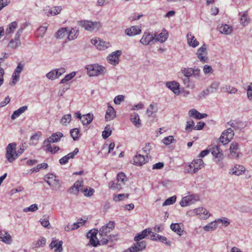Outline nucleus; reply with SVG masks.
<instances>
[{"mask_svg":"<svg viewBox=\"0 0 252 252\" xmlns=\"http://www.w3.org/2000/svg\"><path fill=\"white\" fill-rule=\"evenodd\" d=\"M55 72V69H53L46 74V77L50 80H54L57 78Z\"/></svg>","mask_w":252,"mask_h":252,"instance_id":"obj_58","label":"nucleus"},{"mask_svg":"<svg viewBox=\"0 0 252 252\" xmlns=\"http://www.w3.org/2000/svg\"><path fill=\"white\" fill-rule=\"evenodd\" d=\"M240 22L243 27L247 26L250 23V18L248 16L247 11H245L242 14L240 19Z\"/></svg>","mask_w":252,"mask_h":252,"instance_id":"obj_32","label":"nucleus"},{"mask_svg":"<svg viewBox=\"0 0 252 252\" xmlns=\"http://www.w3.org/2000/svg\"><path fill=\"white\" fill-rule=\"evenodd\" d=\"M245 171V168L240 165H236L234 167L232 168L230 170V174L236 175H241Z\"/></svg>","mask_w":252,"mask_h":252,"instance_id":"obj_26","label":"nucleus"},{"mask_svg":"<svg viewBox=\"0 0 252 252\" xmlns=\"http://www.w3.org/2000/svg\"><path fill=\"white\" fill-rule=\"evenodd\" d=\"M71 120V116L70 114H67L63 116L61 120V122L63 124L66 125V124L69 123Z\"/></svg>","mask_w":252,"mask_h":252,"instance_id":"obj_51","label":"nucleus"},{"mask_svg":"<svg viewBox=\"0 0 252 252\" xmlns=\"http://www.w3.org/2000/svg\"><path fill=\"white\" fill-rule=\"evenodd\" d=\"M199 199L197 196L194 195H188L183 197V199L180 201V204L182 207H186L190 205Z\"/></svg>","mask_w":252,"mask_h":252,"instance_id":"obj_12","label":"nucleus"},{"mask_svg":"<svg viewBox=\"0 0 252 252\" xmlns=\"http://www.w3.org/2000/svg\"><path fill=\"white\" fill-rule=\"evenodd\" d=\"M173 140H174L173 136L172 135H170V136L164 137L162 141L164 144H165L166 145H168L170 144H171L173 142Z\"/></svg>","mask_w":252,"mask_h":252,"instance_id":"obj_56","label":"nucleus"},{"mask_svg":"<svg viewBox=\"0 0 252 252\" xmlns=\"http://www.w3.org/2000/svg\"><path fill=\"white\" fill-rule=\"evenodd\" d=\"M223 133H225V139L226 141L229 142L233 137L234 133L233 129L231 128H228L227 129L226 131L223 132Z\"/></svg>","mask_w":252,"mask_h":252,"instance_id":"obj_41","label":"nucleus"},{"mask_svg":"<svg viewBox=\"0 0 252 252\" xmlns=\"http://www.w3.org/2000/svg\"><path fill=\"white\" fill-rule=\"evenodd\" d=\"M21 43L20 40V39H17L16 37H15L14 39H11L9 41L7 45V47L12 49H14L20 46L21 45Z\"/></svg>","mask_w":252,"mask_h":252,"instance_id":"obj_34","label":"nucleus"},{"mask_svg":"<svg viewBox=\"0 0 252 252\" xmlns=\"http://www.w3.org/2000/svg\"><path fill=\"white\" fill-rule=\"evenodd\" d=\"M189 117H194L196 119H201L206 118L207 116L206 114H201L195 109H192L189 112Z\"/></svg>","mask_w":252,"mask_h":252,"instance_id":"obj_25","label":"nucleus"},{"mask_svg":"<svg viewBox=\"0 0 252 252\" xmlns=\"http://www.w3.org/2000/svg\"><path fill=\"white\" fill-rule=\"evenodd\" d=\"M78 24L89 31H98L102 26L99 22H92L88 20L79 21Z\"/></svg>","mask_w":252,"mask_h":252,"instance_id":"obj_2","label":"nucleus"},{"mask_svg":"<svg viewBox=\"0 0 252 252\" xmlns=\"http://www.w3.org/2000/svg\"><path fill=\"white\" fill-rule=\"evenodd\" d=\"M158 107L157 104H151L147 110V114L149 117L152 116L157 112Z\"/></svg>","mask_w":252,"mask_h":252,"instance_id":"obj_37","label":"nucleus"},{"mask_svg":"<svg viewBox=\"0 0 252 252\" xmlns=\"http://www.w3.org/2000/svg\"><path fill=\"white\" fill-rule=\"evenodd\" d=\"M79 34V30L77 28H72L71 30L68 31V39L69 40H73L77 37Z\"/></svg>","mask_w":252,"mask_h":252,"instance_id":"obj_33","label":"nucleus"},{"mask_svg":"<svg viewBox=\"0 0 252 252\" xmlns=\"http://www.w3.org/2000/svg\"><path fill=\"white\" fill-rule=\"evenodd\" d=\"M61 10V6H54L53 9H51L49 7H46L44 9V12L47 16H53L59 14Z\"/></svg>","mask_w":252,"mask_h":252,"instance_id":"obj_16","label":"nucleus"},{"mask_svg":"<svg viewBox=\"0 0 252 252\" xmlns=\"http://www.w3.org/2000/svg\"><path fill=\"white\" fill-rule=\"evenodd\" d=\"M16 144L11 143L6 148L5 158L9 162H13L18 157V154L16 151Z\"/></svg>","mask_w":252,"mask_h":252,"instance_id":"obj_3","label":"nucleus"},{"mask_svg":"<svg viewBox=\"0 0 252 252\" xmlns=\"http://www.w3.org/2000/svg\"><path fill=\"white\" fill-rule=\"evenodd\" d=\"M136 242L126 250L124 252H138L145 250L146 247V242L142 241L141 242L136 241Z\"/></svg>","mask_w":252,"mask_h":252,"instance_id":"obj_6","label":"nucleus"},{"mask_svg":"<svg viewBox=\"0 0 252 252\" xmlns=\"http://www.w3.org/2000/svg\"><path fill=\"white\" fill-rule=\"evenodd\" d=\"M124 100V96L123 95H118L116 96L114 99V102L116 104H120Z\"/></svg>","mask_w":252,"mask_h":252,"instance_id":"obj_61","label":"nucleus"},{"mask_svg":"<svg viewBox=\"0 0 252 252\" xmlns=\"http://www.w3.org/2000/svg\"><path fill=\"white\" fill-rule=\"evenodd\" d=\"M247 95L250 99H252V83L248 87Z\"/></svg>","mask_w":252,"mask_h":252,"instance_id":"obj_64","label":"nucleus"},{"mask_svg":"<svg viewBox=\"0 0 252 252\" xmlns=\"http://www.w3.org/2000/svg\"><path fill=\"white\" fill-rule=\"evenodd\" d=\"M215 221H216V223L218 222H221L222 223H224L225 224V226H227L230 224V222H229V220L227 218H223L222 219H219L216 220Z\"/></svg>","mask_w":252,"mask_h":252,"instance_id":"obj_63","label":"nucleus"},{"mask_svg":"<svg viewBox=\"0 0 252 252\" xmlns=\"http://www.w3.org/2000/svg\"><path fill=\"white\" fill-rule=\"evenodd\" d=\"M27 106L25 105L20 107L17 110L15 111L11 117V119H15L16 118H17L20 115H21L23 113H24L26 110H27Z\"/></svg>","mask_w":252,"mask_h":252,"instance_id":"obj_35","label":"nucleus"},{"mask_svg":"<svg viewBox=\"0 0 252 252\" xmlns=\"http://www.w3.org/2000/svg\"><path fill=\"white\" fill-rule=\"evenodd\" d=\"M76 73L75 72H72L67 75H66L63 79L61 80L60 83L63 84L67 82L72 79L75 75Z\"/></svg>","mask_w":252,"mask_h":252,"instance_id":"obj_47","label":"nucleus"},{"mask_svg":"<svg viewBox=\"0 0 252 252\" xmlns=\"http://www.w3.org/2000/svg\"><path fill=\"white\" fill-rule=\"evenodd\" d=\"M192 69L193 68L191 67L184 68L182 70V72L185 77L189 78L190 76H192Z\"/></svg>","mask_w":252,"mask_h":252,"instance_id":"obj_48","label":"nucleus"},{"mask_svg":"<svg viewBox=\"0 0 252 252\" xmlns=\"http://www.w3.org/2000/svg\"><path fill=\"white\" fill-rule=\"evenodd\" d=\"M156 36V35L153 36V35L151 34L150 33L145 32L140 39V42L143 45H148L150 42L154 40L155 37Z\"/></svg>","mask_w":252,"mask_h":252,"instance_id":"obj_18","label":"nucleus"},{"mask_svg":"<svg viewBox=\"0 0 252 252\" xmlns=\"http://www.w3.org/2000/svg\"><path fill=\"white\" fill-rule=\"evenodd\" d=\"M204 166V163L202 159H196L193 160L189 166V170L188 172L191 174L195 173Z\"/></svg>","mask_w":252,"mask_h":252,"instance_id":"obj_5","label":"nucleus"},{"mask_svg":"<svg viewBox=\"0 0 252 252\" xmlns=\"http://www.w3.org/2000/svg\"><path fill=\"white\" fill-rule=\"evenodd\" d=\"M212 154L215 157V160L218 158L220 159L223 157V153L222 150L220 148L219 146L216 145L210 149Z\"/></svg>","mask_w":252,"mask_h":252,"instance_id":"obj_21","label":"nucleus"},{"mask_svg":"<svg viewBox=\"0 0 252 252\" xmlns=\"http://www.w3.org/2000/svg\"><path fill=\"white\" fill-rule=\"evenodd\" d=\"M63 137V134L62 132L58 131L53 133L49 137L45 139L43 143L51 144L54 143H57L59 142L61 139Z\"/></svg>","mask_w":252,"mask_h":252,"instance_id":"obj_10","label":"nucleus"},{"mask_svg":"<svg viewBox=\"0 0 252 252\" xmlns=\"http://www.w3.org/2000/svg\"><path fill=\"white\" fill-rule=\"evenodd\" d=\"M63 244V242L62 241H59L56 238H53L52 241L49 245V247L51 249H54L55 252H62Z\"/></svg>","mask_w":252,"mask_h":252,"instance_id":"obj_15","label":"nucleus"},{"mask_svg":"<svg viewBox=\"0 0 252 252\" xmlns=\"http://www.w3.org/2000/svg\"><path fill=\"white\" fill-rule=\"evenodd\" d=\"M238 149V144L235 142H233L231 143L229 151L230 155L229 158H239V152H237V151Z\"/></svg>","mask_w":252,"mask_h":252,"instance_id":"obj_14","label":"nucleus"},{"mask_svg":"<svg viewBox=\"0 0 252 252\" xmlns=\"http://www.w3.org/2000/svg\"><path fill=\"white\" fill-rule=\"evenodd\" d=\"M196 215L198 216L200 219L207 220L211 216L210 213L204 208L200 207L194 209L193 211Z\"/></svg>","mask_w":252,"mask_h":252,"instance_id":"obj_11","label":"nucleus"},{"mask_svg":"<svg viewBox=\"0 0 252 252\" xmlns=\"http://www.w3.org/2000/svg\"><path fill=\"white\" fill-rule=\"evenodd\" d=\"M158 240L164 243L165 245L167 246H170L171 242L170 241H168L167 238L163 236L158 234L157 235Z\"/></svg>","mask_w":252,"mask_h":252,"instance_id":"obj_53","label":"nucleus"},{"mask_svg":"<svg viewBox=\"0 0 252 252\" xmlns=\"http://www.w3.org/2000/svg\"><path fill=\"white\" fill-rule=\"evenodd\" d=\"M111 231V230L104 225L99 229V232L98 230L95 229L91 230L87 234V237L90 239V243L94 247L106 245L109 241H113L116 239L115 237L117 236L114 235L107 236Z\"/></svg>","mask_w":252,"mask_h":252,"instance_id":"obj_1","label":"nucleus"},{"mask_svg":"<svg viewBox=\"0 0 252 252\" xmlns=\"http://www.w3.org/2000/svg\"><path fill=\"white\" fill-rule=\"evenodd\" d=\"M86 69L90 76H98L106 72L105 67L97 64L89 65L86 66Z\"/></svg>","mask_w":252,"mask_h":252,"instance_id":"obj_4","label":"nucleus"},{"mask_svg":"<svg viewBox=\"0 0 252 252\" xmlns=\"http://www.w3.org/2000/svg\"><path fill=\"white\" fill-rule=\"evenodd\" d=\"M55 73L57 78H59L62 74L65 72V69L64 67H61L59 69H55Z\"/></svg>","mask_w":252,"mask_h":252,"instance_id":"obj_62","label":"nucleus"},{"mask_svg":"<svg viewBox=\"0 0 252 252\" xmlns=\"http://www.w3.org/2000/svg\"><path fill=\"white\" fill-rule=\"evenodd\" d=\"M38 209L37 205L35 204L31 205L30 207L24 209V212H34Z\"/></svg>","mask_w":252,"mask_h":252,"instance_id":"obj_57","label":"nucleus"},{"mask_svg":"<svg viewBox=\"0 0 252 252\" xmlns=\"http://www.w3.org/2000/svg\"><path fill=\"white\" fill-rule=\"evenodd\" d=\"M219 31L223 34H230L232 31V28L231 26H228V25H221L220 27L218 28Z\"/></svg>","mask_w":252,"mask_h":252,"instance_id":"obj_28","label":"nucleus"},{"mask_svg":"<svg viewBox=\"0 0 252 252\" xmlns=\"http://www.w3.org/2000/svg\"><path fill=\"white\" fill-rule=\"evenodd\" d=\"M194 123L193 120H189L187 122L186 130L188 131H191L194 127Z\"/></svg>","mask_w":252,"mask_h":252,"instance_id":"obj_52","label":"nucleus"},{"mask_svg":"<svg viewBox=\"0 0 252 252\" xmlns=\"http://www.w3.org/2000/svg\"><path fill=\"white\" fill-rule=\"evenodd\" d=\"M166 86L172 90V91L176 94H179L180 93L179 86L178 83L175 81L167 82L166 83Z\"/></svg>","mask_w":252,"mask_h":252,"instance_id":"obj_19","label":"nucleus"},{"mask_svg":"<svg viewBox=\"0 0 252 252\" xmlns=\"http://www.w3.org/2000/svg\"><path fill=\"white\" fill-rule=\"evenodd\" d=\"M48 165L46 163H42L41 164H38L36 167L33 168L32 169V172H37L39 171L40 169H46L48 167Z\"/></svg>","mask_w":252,"mask_h":252,"instance_id":"obj_54","label":"nucleus"},{"mask_svg":"<svg viewBox=\"0 0 252 252\" xmlns=\"http://www.w3.org/2000/svg\"><path fill=\"white\" fill-rule=\"evenodd\" d=\"M130 119L131 122L135 126L138 127L140 126V119L137 113L134 112L131 114Z\"/></svg>","mask_w":252,"mask_h":252,"instance_id":"obj_36","label":"nucleus"},{"mask_svg":"<svg viewBox=\"0 0 252 252\" xmlns=\"http://www.w3.org/2000/svg\"><path fill=\"white\" fill-rule=\"evenodd\" d=\"M217 227V225L215 220L214 221L209 223L208 224L204 226L203 229L205 231H210L216 229Z\"/></svg>","mask_w":252,"mask_h":252,"instance_id":"obj_42","label":"nucleus"},{"mask_svg":"<svg viewBox=\"0 0 252 252\" xmlns=\"http://www.w3.org/2000/svg\"><path fill=\"white\" fill-rule=\"evenodd\" d=\"M126 175L124 173H120L117 175V180L118 187H116L118 188H121V189L123 188V187L125 184V182L126 181Z\"/></svg>","mask_w":252,"mask_h":252,"instance_id":"obj_24","label":"nucleus"},{"mask_svg":"<svg viewBox=\"0 0 252 252\" xmlns=\"http://www.w3.org/2000/svg\"><path fill=\"white\" fill-rule=\"evenodd\" d=\"M18 24L16 21L13 22L9 24L8 27L6 29L5 33L8 34L13 32L14 30L17 28Z\"/></svg>","mask_w":252,"mask_h":252,"instance_id":"obj_39","label":"nucleus"},{"mask_svg":"<svg viewBox=\"0 0 252 252\" xmlns=\"http://www.w3.org/2000/svg\"><path fill=\"white\" fill-rule=\"evenodd\" d=\"M170 228L172 230L177 233L179 235L181 236V232H183L180 224L178 223H172L170 225Z\"/></svg>","mask_w":252,"mask_h":252,"instance_id":"obj_38","label":"nucleus"},{"mask_svg":"<svg viewBox=\"0 0 252 252\" xmlns=\"http://www.w3.org/2000/svg\"><path fill=\"white\" fill-rule=\"evenodd\" d=\"M67 28H63L58 31L56 33V36L58 38H62L65 35H67Z\"/></svg>","mask_w":252,"mask_h":252,"instance_id":"obj_40","label":"nucleus"},{"mask_svg":"<svg viewBox=\"0 0 252 252\" xmlns=\"http://www.w3.org/2000/svg\"><path fill=\"white\" fill-rule=\"evenodd\" d=\"M176 200V196H173L167 198L162 204L163 206H167L174 204Z\"/></svg>","mask_w":252,"mask_h":252,"instance_id":"obj_46","label":"nucleus"},{"mask_svg":"<svg viewBox=\"0 0 252 252\" xmlns=\"http://www.w3.org/2000/svg\"><path fill=\"white\" fill-rule=\"evenodd\" d=\"M152 233L151 228H147L143 230L141 232L137 233L134 237L135 241H140L141 240L145 238L150 234Z\"/></svg>","mask_w":252,"mask_h":252,"instance_id":"obj_22","label":"nucleus"},{"mask_svg":"<svg viewBox=\"0 0 252 252\" xmlns=\"http://www.w3.org/2000/svg\"><path fill=\"white\" fill-rule=\"evenodd\" d=\"M40 136V135L37 133L33 134L30 138V144L31 145H35L37 143Z\"/></svg>","mask_w":252,"mask_h":252,"instance_id":"obj_50","label":"nucleus"},{"mask_svg":"<svg viewBox=\"0 0 252 252\" xmlns=\"http://www.w3.org/2000/svg\"><path fill=\"white\" fill-rule=\"evenodd\" d=\"M91 42L93 44L95 45L98 49L100 50H104L111 46V44L109 42H107L101 40L99 38L92 39Z\"/></svg>","mask_w":252,"mask_h":252,"instance_id":"obj_8","label":"nucleus"},{"mask_svg":"<svg viewBox=\"0 0 252 252\" xmlns=\"http://www.w3.org/2000/svg\"><path fill=\"white\" fill-rule=\"evenodd\" d=\"M219 85L220 84L219 82H214L211 85L208 89L210 91L211 93H213L218 89Z\"/></svg>","mask_w":252,"mask_h":252,"instance_id":"obj_49","label":"nucleus"},{"mask_svg":"<svg viewBox=\"0 0 252 252\" xmlns=\"http://www.w3.org/2000/svg\"><path fill=\"white\" fill-rule=\"evenodd\" d=\"M70 135L73 138V139L75 141L78 140L79 139V135L80 133V131L77 128H75L71 129L70 131Z\"/></svg>","mask_w":252,"mask_h":252,"instance_id":"obj_45","label":"nucleus"},{"mask_svg":"<svg viewBox=\"0 0 252 252\" xmlns=\"http://www.w3.org/2000/svg\"><path fill=\"white\" fill-rule=\"evenodd\" d=\"M116 117V112L114 109L109 104H108L107 110L105 115V120L107 121L114 119Z\"/></svg>","mask_w":252,"mask_h":252,"instance_id":"obj_23","label":"nucleus"},{"mask_svg":"<svg viewBox=\"0 0 252 252\" xmlns=\"http://www.w3.org/2000/svg\"><path fill=\"white\" fill-rule=\"evenodd\" d=\"M81 191L84 192L85 196L90 197L93 194V193L94 192V190L93 189L90 188L89 190L87 188H86L84 189H82V190Z\"/></svg>","mask_w":252,"mask_h":252,"instance_id":"obj_55","label":"nucleus"},{"mask_svg":"<svg viewBox=\"0 0 252 252\" xmlns=\"http://www.w3.org/2000/svg\"><path fill=\"white\" fill-rule=\"evenodd\" d=\"M209 94H211L210 91L207 88V89L202 91L199 94L198 96V99H202L203 97L208 95Z\"/></svg>","mask_w":252,"mask_h":252,"instance_id":"obj_59","label":"nucleus"},{"mask_svg":"<svg viewBox=\"0 0 252 252\" xmlns=\"http://www.w3.org/2000/svg\"><path fill=\"white\" fill-rule=\"evenodd\" d=\"M187 37L188 43L190 46L195 48L199 45V42L191 33H188Z\"/></svg>","mask_w":252,"mask_h":252,"instance_id":"obj_27","label":"nucleus"},{"mask_svg":"<svg viewBox=\"0 0 252 252\" xmlns=\"http://www.w3.org/2000/svg\"><path fill=\"white\" fill-rule=\"evenodd\" d=\"M45 181L53 190H57L61 187L59 181L56 179V178L54 179L53 181L45 180Z\"/></svg>","mask_w":252,"mask_h":252,"instance_id":"obj_31","label":"nucleus"},{"mask_svg":"<svg viewBox=\"0 0 252 252\" xmlns=\"http://www.w3.org/2000/svg\"><path fill=\"white\" fill-rule=\"evenodd\" d=\"M207 49L206 44H204L201 47H200L196 52L197 58L199 59L200 61L202 63H207L208 61V58L207 56Z\"/></svg>","mask_w":252,"mask_h":252,"instance_id":"obj_7","label":"nucleus"},{"mask_svg":"<svg viewBox=\"0 0 252 252\" xmlns=\"http://www.w3.org/2000/svg\"><path fill=\"white\" fill-rule=\"evenodd\" d=\"M83 183L82 179L77 180L73 186L68 189V192L70 194H77L80 191L82 190Z\"/></svg>","mask_w":252,"mask_h":252,"instance_id":"obj_13","label":"nucleus"},{"mask_svg":"<svg viewBox=\"0 0 252 252\" xmlns=\"http://www.w3.org/2000/svg\"><path fill=\"white\" fill-rule=\"evenodd\" d=\"M192 76L197 79H199L200 76V70L197 68L194 67L192 69Z\"/></svg>","mask_w":252,"mask_h":252,"instance_id":"obj_60","label":"nucleus"},{"mask_svg":"<svg viewBox=\"0 0 252 252\" xmlns=\"http://www.w3.org/2000/svg\"><path fill=\"white\" fill-rule=\"evenodd\" d=\"M141 32V30L137 26H132L125 31V33L130 36L139 34Z\"/></svg>","mask_w":252,"mask_h":252,"instance_id":"obj_20","label":"nucleus"},{"mask_svg":"<svg viewBox=\"0 0 252 252\" xmlns=\"http://www.w3.org/2000/svg\"><path fill=\"white\" fill-rule=\"evenodd\" d=\"M168 36V33L166 30L163 29L162 32L158 34L156 38L155 37L154 40L163 43L167 39Z\"/></svg>","mask_w":252,"mask_h":252,"instance_id":"obj_29","label":"nucleus"},{"mask_svg":"<svg viewBox=\"0 0 252 252\" xmlns=\"http://www.w3.org/2000/svg\"><path fill=\"white\" fill-rule=\"evenodd\" d=\"M43 144L46 147L47 151L50 152L51 154H55L60 150V148L58 146H55L54 148H52L51 146V144L43 143Z\"/></svg>","mask_w":252,"mask_h":252,"instance_id":"obj_43","label":"nucleus"},{"mask_svg":"<svg viewBox=\"0 0 252 252\" xmlns=\"http://www.w3.org/2000/svg\"><path fill=\"white\" fill-rule=\"evenodd\" d=\"M130 162L137 166H142L146 163L145 158L144 156L138 154L133 158Z\"/></svg>","mask_w":252,"mask_h":252,"instance_id":"obj_17","label":"nucleus"},{"mask_svg":"<svg viewBox=\"0 0 252 252\" xmlns=\"http://www.w3.org/2000/svg\"><path fill=\"white\" fill-rule=\"evenodd\" d=\"M112 133V130L110 126L107 125L105 127L104 131L102 132V136L103 139H106L109 137Z\"/></svg>","mask_w":252,"mask_h":252,"instance_id":"obj_44","label":"nucleus"},{"mask_svg":"<svg viewBox=\"0 0 252 252\" xmlns=\"http://www.w3.org/2000/svg\"><path fill=\"white\" fill-rule=\"evenodd\" d=\"M93 118V115L91 113H88L82 116L81 121L83 125H87L92 122Z\"/></svg>","mask_w":252,"mask_h":252,"instance_id":"obj_30","label":"nucleus"},{"mask_svg":"<svg viewBox=\"0 0 252 252\" xmlns=\"http://www.w3.org/2000/svg\"><path fill=\"white\" fill-rule=\"evenodd\" d=\"M122 53L121 50H117L113 52L107 57V60L111 64L116 65L119 63V57Z\"/></svg>","mask_w":252,"mask_h":252,"instance_id":"obj_9","label":"nucleus"}]
</instances>
